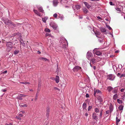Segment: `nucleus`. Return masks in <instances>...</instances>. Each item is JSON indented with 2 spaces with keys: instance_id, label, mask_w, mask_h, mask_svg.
<instances>
[{
  "instance_id": "6ab92c4d",
  "label": "nucleus",
  "mask_w": 125,
  "mask_h": 125,
  "mask_svg": "<svg viewBox=\"0 0 125 125\" xmlns=\"http://www.w3.org/2000/svg\"><path fill=\"white\" fill-rule=\"evenodd\" d=\"M48 19V17L47 16L45 17L44 18H42V21H43L45 23L46 22V20Z\"/></svg>"
},
{
  "instance_id": "f03ea898",
  "label": "nucleus",
  "mask_w": 125,
  "mask_h": 125,
  "mask_svg": "<svg viewBox=\"0 0 125 125\" xmlns=\"http://www.w3.org/2000/svg\"><path fill=\"white\" fill-rule=\"evenodd\" d=\"M59 42L60 44L62 46V47L65 48L68 46L67 41L64 37H61Z\"/></svg>"
},
{
  "instance_id": "1a4fd4ad",
  "label": "nucleus",
  "mask_w": 125,
  "mask_h": 125,
  "mask_svg": "<svg viewBox=\"0 0 125 125\" xmlns=\"http://www.w3.org/2000/svg\"><path fill=\"white\" fill-rule=\"evenodd\" d=\"M110 112L111 113L113 112L114 109V107L112 104H111L109 107Z\"/></svg>"
},
{
  "instance_id": "de8ad7c7",
  "label": "nucleus",
  "mask_w": 125,
  "mask_h": 125,
  "mask_svg": "<svg viewBox=\"0 0 125 125\" xmlns=\"http://www.w3.org/2000/svg\"><path fill=\"white\" fill-rule=\"evenodd\" d=\"M19 115L20 117L23 116V115L21 114H20Z\"/></svg>"
},
{
  "instance_id": "864d4df0",
  "label": "nucleus",
  "mask_w": 125,
  "mask_h": 125,
  "mask_svg": "<svg viewBox=\"0 0 125 125\" xmlns=\"http://www.w3.org/2000/svg\"><path fill=\"white\" fill-rule=\"evenodd\" d=\"M109 4L111 5H113V3L112 2H109Z\"/></svg>"
},
{
  "instance_id": "5fc2aeb1",
  "label": "nucleus",
  "mask_w": 125,
  "mask_h": 125,
  "mask_svg": "<svg viewBox=\"0 0 125 125\" xmlns=\"http://www.w3.org/2000/svg\"><path fill=\"white\" fill-rule=\"evenodd\" d=\"M20 112H21L23 114H24L25 113V111H20Z\"/></svg>"
},
{
  "instance_id": "4d7b16f0",
  "label": "nucleus",
  "mask_w": 125,
  "mask_h": 125,
  "mask_svg": "<svg viewBox=\"0 0 125 125\" xmlns=\"http://www.w3.org/2000/svg\"><path fill=\"white\" fill-rule=\"evenodd\" d=\"M1 91L2 92H4L6 91V90L5 89H2Z\"/></svg>"
},
{
  "instance_id": "338daca9",
  "label": "nucleus",
  "mask_w": 125,
  "mask_h": 125,
  "mask_svg": "<svg viewBox=\"0 0 125 125\" xmlns=\"http://www.w3.org/2000/svg\"><path fill=\"white\" fill-rule=\"evenodd\" d=\"M100 21H101V22H102L103 21V19L102 18V19L100 20H99Z\"/></svg>"
},
{
  "instance_id": "6e6d98bb",
  "label": "nucleus",
  "mask_w": 125,
  "mask_h": 125,
  "mask_svg": "<svg viewBox=\"0 0 125 125\" xmlns=\"http://www.w3.org/2000/svg\"><path fill=\"white\" fill-rule=\"evenodd\" d=\"M25 84H30V83L29 82H25Z\"/></svg>"
},
{
  "instance_id": "774afa93",
  "label": "nucleus",
  "mask_w": 125,
  "mask_h": 125,
  "mask_svg": "<svg viewBox=\"0 0 125 125\" xmlns=\"http://www.w3.org/2000/svg\"><path fill=\"white\" fill-rule=\"evenodd\" d=\"M118 123H119V122H116V125H118Z\"/></svg>"
},
{
  "instance_id": "49530a36",
  "label": "nucleus",
  "mask_w": 125,
  "mask_h": 125,
  "mask_svg": "<svg viewBox=\"0 0 125 125\" xmlns=\"http://www.w3.org/2000/svg\"><path fill=\"white\" fill-rule=\"evenodd\" d=\"M20 95H21V97H25L26 96V95L23 94H20Z\"/></svg>"
},
{
  "instance_id": "ddd939ff",
  "label": "nucleus",
  "mask_w": 125,
  "mask_h": 125,
  "mask_svg": "<svg viewBox=\"0 0 125 125\" xmlns=\"http://www.w3.org/2000/svg\"><path fill=\"white\" fill-rule=\"evenodd\" d=\"M80 68L78 66H76L73 69V71L75 72L78 71Z\"/></svg>"
},
{
  "instance_id": "9b49d317",
  "label": "nucleus",
  "mask_w": 125,
  "mask_h": 125,
  "mask_svg": "<svg viewBox=\"0 0 125 125\" xmlns=\"http://www.w3.org/2000/svg\"><path fill=\"white\" fill-rule=\"evenodd\" d=\"M53 4L54 6H56L58 5V2L57 0H54L53 1Z\"/></svg>"
},
{
  "instance_id": "c03bdc74",
  "label": "nucleus",
  "mask_w": 125,
  "mask_h": 125,
  "mask_svg": "<svg viewBox=\"0 0 125 125\" xmlns=\"http://www.w3.org/2000/svg\"><path fill=\"white\" fill-rule=\"evenodd\" d=\"M50 111V109L48 107L47 108V109L46 112H47L48 113H49Z\"/></svg>"
},
{
  "instance_id": "2eb2a0df",
  "label": "nucleus",
  "mask_w": 125,
  "mask_h": 125,
  "mask_svg": "<svg viewBox=\"0 0 125 125\" xmlns=\"http://www.w3.org/2000/svg\"><path fill=\"white\" fill-rule=\"evenodd\" d=\"M83 3L87 9H89L91 7L90 5L87 2L84 1Z\"/></svg>"
},
{
  "instance_id": "0e129e2a",
  "label": "nucleus",
  "mask_w": 125,
  "mask_h": 125,
  "mask_svg": "<svg viewBox=\"0 0 125 125\" xmlns=\"http://www.w3.org/2000/svg\"><path fill=\"white\" fill-rule=\"evenodd\" d=\"M37 53L38 54H41V52L39 51H37Z\"/></svg>"
},
{
  "instance_id": "473e14b6",
  "label": "nucleus",
  "mask_w": 125,
  "mask_h": 125,
  "mask_svg": "<svg viewBox=\"0 0 125 125\" xmlns=\"http://www.w3.org/2000/svg\"><path fill=\"white\" fill-rule=\"evenodd\" d=\"M86 103H84L83 104V109H85L86 108Z\"/></svg>"
},
{
  "instance_id": "a18cd8bd",
  "label": "nucleus",
  "mask_w": 125,
  "mask_h": 125,
  "mask_svg": "<svg viewBox=\"0 0 125 125\" xmlns=\"http://www.w3.org/2000/svg\"><path fill=\"white\" fill-rule=\"evenodd\" d=\"M106 114H109V113H110V111L108 110L107 111H106Z\"/></svg>"
},
{
  "instance_id": "f257e3e1",
  "label": "nucleus",
  "mask_w": 125,
  "mask_h": 125,
  "mask_svg": "<svg viewBox=\"0 0 125 125\" xmlns=\"http://www.w3.org/2000/svg\"><path fill=\"white\" fill-rule=\"evenodd\" d=\"M37 8L38 9L39 12L42 13V14H41V13L39 12L37 10H36L34 9L33 11L38 16H41L43 15V14H45L44 11L42 7L40 5H37Z\"/></svg>"
},
{
  "instance_id": "6e6552de",
  "label": "nucleus",
  "mask_w": 125,
  "mask_h": 125,
  "mask_svg": "<svg viewBox=\"0 0 125 125\" xmlns=\"http://www.w3.org/2000/svg\"><path fill=\"white\" fill-rule=\"evenodd\" d=\"M107 79L111 80H113L115 78L114 75L113 74H110L107 76Z\"/></svg>"
},
{
  "instance_id": "e433bc0d",
  "label": "nucleus",
  "mask_w": 125,
  "mask_h": 125,
  "mask_svg": "<svg viewBox=\"0 0 125 125\" xmlns=\"http://www.w3.org/2000/svg\"><path fill=\"white\" fill-rule=\"evenodd\" d=\"M95 111L96 113H98L99 111V109L97 108H96L95 109Z\"/></svg>"
},
{
  "instance_id": "39448f33",
  "label": "nucleus",
  "mask_w": 125,
  "mask_h": 125,
  "mask_svg": "<svg viewBox=\"0 0 125 125\" xmlns=\"http://www.w3.org/2000/svg\"><path fill=\"white\" fill-rule=\"evenodd\" d=\"M7 50L8 52L10 51L12 48V43L11 42H8L7 43Z\"/></svg>"
},
{
  "instance_id": "a211bd4d",
  "label": "nucleus",
  "mask_w": 125,
  "mask_h": 125,
  "mask_svg": "<svg viewBox=\"0 0 125 125\" xmlns=\"http://www.w3.org/2000/svg\"><path fill=\"white\" fill-rule=\"evenodd\" d=\"M20 107H27V104L22 103L20 104Z\"/></svg>"
},
{
  "instance_id": "79ce46f5",
  "label": "nucleus",
  "mask_w": 125,
  "mask_h": 125,
  "mask_svg": "<svg viewBox=\"0 0 125 125\" xmlns=\"http://www.w3.org/2000/svg\"><path fill=\"white\" fill-rule=\"evenodd\" d=\"M16 118L18 119H19L20 120H21V118L19 116H16Z\"/></svg>"
},
{
  "instance_id": "dca6fc26",
  "label": "nucleus",
  "mask_w": 125,
  "mask_h": 125,
  "mask_svg": "<svg viewBox=\"0 0 125 125\" xmlns=\"http://www.w3.org/2000/svg\"><path fill=\"white\" fill-rule=\"evenodd\" d=\"M118 89L117 88H115L112 91V92L114 94H116L117 93Z\"/></svg>"
},
{
  "instance_id": "a878e982",
  "label": "nucleus",
  "mask_w": 125,
  "mask_h": 125,
  "mask_svg": "<svg viewBox=\"0 0 125 125\" xmlns=\"http://www.w3.org/2000/svg\"><path fill=\"white\" fill-rule=\"evenodd\" d=\"M83 10V12L84 13H87L88 12V11L86 8H84Z\"/></svg>"
},
{
  "instance_id": "9d476101",
  "label": "nucleus",
  "mask_w": 125,
  "mask_h": 125,
  "mask_svg": "<svg viewBox=\"0 0 125 125\" xmlns=\"http://www.w3.org/2000/svg\"><path fill=\"white\" fill-rule=\"evenodd\" d=\"M94 33L95 35L98 38H100V36H101V32H94Z\"/></svg>"
},
{
  "instance_id": "c756f323",
  "label": "nucleus",
  "mask_w": 125,
  "mask_h": 125,
  "mask_svg": "<svg viewBox=\"0 0 125 125\" xmlns=\"http://www.w3.org/2000/svg\"><path fill=\"white\" fill-rule=\"evenodd\" d=\"M117 103H118V104H122L123 103V102L122 100H120L119 99H118L117 100Z\"/></svg>"
},
{
  "instance_id": "69168bd1",
  "label": "nucleus",
  "mask_w": 125,
  "mask_h": 125,
  "mask_svg": "<svg viewBox=\"0 0 125 125\" xmlns=\"http://www.w3.org/2000/svg\"><path fill=\"white\" fill-rule=\"evenodd\" d=\"M25 82H21L20 83H22V84H25Z\"/></svg>"
},
{
  "instance_id": "bf43d9fd",
  "label": "nucleus",
  "mask_w": 125,
  "mask_h": 125,
  "mask_svg": "<svg viewBox=\"0 0 125 125\" xmlns=\"http://www.w3.org/2000/svg\"><path fill=\"white\" fill-rule=\"evenodd\" d=\"M125 74H122L121 75L120 77H124L125 76Z\"/></svg>"
},
{
  "instance_id": "b1692460",
  "label": "nucleus",
  "mask_w": 125,
  "mask_h": 125,
  "mask_svg": "<svg viewBox=\"0 0 125 125\" xmlns=\"http://www.w3.org/2000/svg\"><path fill=\"white\" fill-rule=\"evenodd\" d=\"M124 106L122 105H120L118 107L119 110L120 111L123 110Z\"/></svg>"
},
{
  "instance_id": "393cba45",
  "label": "nucleus",
  "mask_w": 125,
  "mask_h": 125,
  "mask_svg": "<svg viewBox=\"0 0 125 125\" xmlns=\"http://www.w3.org/2000/svg\"><path fill=\"white\" fill-rule=\"evenodd\" d=\"M95 54L97 55H100L101 54V52L99 51H97L95 52Z\"/></svg>"
},
{
  "instance_id": "7ed1b4c3",
  "label": "nucleus",
  "mask_w": 125,
  "mask_h": 125,
  "mask_svg": "<svg viewBox=\"0 0 125 125\" xmlns=\"http://www.w3.org/2000/svg\"><path fill=\"white\" fill-rule=\"evenodd\" d=\"M5 24L7 25H8L9 26L11 27V28H13L15 27L16 26H19L20 25H22V24H20L19 23H17L15 25V24L13 23L11 21V22H5Z\"/></svg>"
},
{
  "instance_id": "8fccbe9b",
  "label": "nucleus",
  "mask_w": 125,
  "mask_h": 125,
  "mask_svg": "<svg viewBox=\"0 0 125 125\" xmlns=\"http://www.w3.org/2000/svg\"><path fill=\"white\" fill-rule=\"evenodd\" d=\"M46 115L47 117H48L49 115V113H48L47 112H46Z\"/></svg>"
},
{
  "instance_id": "ea45409f",
  "label": "nucleus",
  "mask_w": 125,
  "mask_h": 125,
  "mask_svg": "<svg viewBox=\"0 0 125 125\" xmlns=\"http://www.w3.org/2000/svg\"><path fill=\"white\" fill-rule=\"evenodd\" d=\"M116 10L119 11V12H120L121 11V10L120 9L118 8H116Z\"/></svg>"
},
{
  "instance_id": "4be33fe9",
  "label": "nucleus",
  "mask_w": 125,
  "mask_h": 125,
  "mask_svg": "<svg viewBox=\"0 0 125 125\" xmlns=\"http://www.w3.org/2000/svg\"><path fill=\"white\" fill-rule=\"evenodd\" d=\"M118 95L117 94H114L113 96V98L114 100H116V99Z\"/></svg>"
},
{
  "instance_id": "680f3d73",
  "label": "nucleus",
  "mask_w": 125,
  "mask_h": 125,
  "mask_svg": "<svg viewBox=\"0 0 125 125\" xmlns=\"http://www.w3.org/2000/svg\"><path fill=\"white\" fill-rule=\"evenodd\" d=\"M124 90V89L123 88L121 89V92H123Z\"/></svg>"
},
{
  "instance_id": "37998d69",
  "label": "nucleus",
  "mask_w": 125,
  "mask_h": 125,
  "mask_svg": "<svg viewBox=\"0 0 125 125\" xmlns=\"http://www.w3.org/2000/svg\"><path fill=\"white\" fill-rule=\"evenodd\" d=\"M41 83L40 82H38V87L39 88L41 86Z\"/></svg>"
},
{
  "instance_id": "cd10ccee",
  "label": "nucleus",
  "mask_w": 125,
  "mask_h": 125,
  "mask_svg": "<svg viewBox=\"0 0 125 125\" xmlns=\"http://www.w3.org/2000/svg\"><path fill=\"white\" fill-rule=\"evenodd\" d=\"M98 97H97V99L99 100L100 103L103 101V99L100 96H98Z\"/></svg>"
},
{
  "instance_id": "3c124183",
  "label": "nucleus",
  "mask_w": 125,
  "mask_h": 125,
  "mask_svg": "<svg viewBox=\"0 0 125 125\" xmlns=\"http://www.w3.org/2000/svg\"><path fill=\"white\" fill-rule=\"evenodd\" d=\"M86 96L87 97H89V95L88 94H86Z\"/></svg>"
},
{
  "instance_id": "f8f14e48",
  "label": "nucleus",
  "mask_w": 125,
  "mask_h": 125,
  "mask_svg": "<svg viewBox=\"0 0 125 125\" xmlns=\"http://www.w3.org/2000/svg\"><path fill=\"white\" fill-rule=\"evenodd\" d=\"M93 55V54L90 52H88L87 53V58L89 59H90L89 57H91Z\"/></svg>"
},
{
  "instance_id": "bb28decb",
  "label": "nucleus",
  "mask_w": 125,
  "mask_h": 125,
  "mask_svg": "<svg viewBox=\"0 0 125 125\" xmlns=\"http://www.w3.org/2000/svg\"><path fill=\"white\" fill-rule=\"evenodd\" d=\"M40 60H43L45 61H49L48 59L44 57H41L40 58Z\"/></svg>"
},
{
  "instance_id": "0eeeda50",
  "label": "nucleus",
  "mask_w": 125,
  "mask_h": 125,
  "mask_svg": "<svg viewBox=\"0 0 125 125\" xmlns=\"http://www.w3.org/2000/svg\"><path fill=\"white\" fill-rule=\"evenodd\" d=\"M50 26L54 30L56 29L57 27V26L54 22L52 21L50 23Z\"/></svg>"
},
{
  "instance_id": "c85d7f7f",
  "label": "nucleus",
  "mask_w": 125,
  "mask_h": 125,
  "mask_svg": "<svg viewBox=\"0 0 125 125\" xmlns=\"http://www.w3.org/2000/svg\"><path fill=\"white\" fill-rule=\"evenodd\" d=\"M3 21L5 23V22H11V21L9 20L8 19H5L3 20Z\"/></svg>"
},
{
  "instance_id": "72a5a7b5",
  "label": "nucleus",
  "mask_w": 125,
  "mask_h": 125,
  "mask_svg": "<svg viewBox=\"0 0 125 125\" xmlns=\"http://www.w3.org/2000/svg\"><path fill=\"white\" fill-rule=\"evenodd\" d=\"M57 16L58 15L56 13H54L53 15V17L56 19L57 18Z\"/></svg>"
},
{
  "instance_id": "a19ab883",
  "label": "nucleus",
  "mask_w": 125,
  "mask_h": 125,
  "mask_svg": "<svg viewBox=\"0 0 125 125\" xmlns=\"http://www.w3.org/2000/svg\"><path fill=\"white\" fill-rule=\"evenodd\" d=\"M44 31H51L48 28H46L45 29Z\"/></svg>"
},
{
  "instance_id": "2f4dec72",
  "label": "nucleus",
  "mask_w": 125,
  "mask_h": 125,
  "mask_svg": "<svg viewBox=\"0 0 125 125\" xmlns=\"http://www.w3.org/2000/svg\"><path fill=\"white\" fill-rule=\"evenodd\" d=\"M59 18H60L61 20H62L63 19L64 17L63 15H59Z\"/></svg>"
},
{
  "instance_id": "4468645a",
  "label": "nucleus",
  "mask_w": 125,
  "mask_h": 125,
  "mask_svg": "<svg viewBox=\"0 0 125 125\" xmlns=\"http://www.w3.org/2000/svg\"><path fill=\"white\" fill-rule=\"evenodd\" d=\"M45 36L46 37L48 36L50 38V37H51L52 38V39H54V37L51 35V34L49 33H46V34Z\"/></svg>"
},
{
  "instance_id": "603ef678",
  "label": "nucleus",
  "mask_w": 125,
  "mask_h": 125,
  "mask_svg": "<svg viewBox=\"0 0 125 125\" xmlns=\"http://www.w3.org/2000/svg\"><path fill=\"white\" fill-rule=\"evenodd\" d=\"M88 115V114L87 113H85L84 114V115L86 117Z\"/></svg>"
},
{
  "instance_id": "4c0bfd02",
  "label": "nucleus",
  "mask_w": 125,
  "mask_h": 125,
  "mask_svg": "<svg viewBox=\"0 0 125 125\" xmlns=\"http://www.w3.org/2000/svg\"><path fill=\"white\" fill-rule=\"evenodd\" d=\"M106 26L109 30H112V28L109 26V25H106Z\"/></svg>"
},
{
  "instance_id": "58836bf2",
  "label": "nucleus",
  "mask_w": 125,
  "mask_h": 125,
  "mask_svg": "<svg viewBox=\"0 0 125 125\" xmlns=\"http://www.w3.org/2000/svg\"><path fill=\"white\" fill-rule=\"evenodd\" d=\"M92 106H89L88 107V110L89 111L91 109H92Z\"/></svg>"
},
{
  "instance_id": "c9c22d12",
  "label": "nucleus",
  "mask_w": 125,
  "mask_h": 125,
  "mask_svg": "<svg viewBox=\"0 0 125 125\" xmlns=\"http://www.w3.org/2000/svg\"><path fill=\"white\" fill-rule=\"evenodd\" d=\"M102 112H103V110H101V111L100 112L99 117H100V118L101 119L102 117Z\"/></svg>"
},
{
  "instance_id": "e2e57ef3",
  "label": "nucleus",
  "mask_w": 125,
  "mask_h": 125,
  "mask_svg": "<svg viewBox=\"0 0 125 125\" xmlns=\"http://www.w3.org/2000/svg\"><path fill=\"white\" fill-rule=\"evenodd\" d=\"M119 52V50H117L116 51H115V53H118Z\"/></svg>"
},
{
  "instance_id": "20e7f679",
  "label": "nucleus",
  "mask_w": 125,
  "mask_h": 125,
  "mask_svg": "<svg viewBox=\"0 0 125 125\" xmlns=\"http://www.w3.org/2000/svg\"><path fill=\"white\" fill-rule=\"evenodd\" d=\"M102 94L101 91L99 90L94 89V96L97 97L101 96Z\"/></svg>"
},
{
  "instance_id": "423d86ee",
  "label": "nucleus",
  "mask_w": 125,
  "mask_h": 125,
  "mask_svg": "<svg viewBox=\"0 0 125 125\" xmlns=\"http://www.w3.org/2000/svg\"><path fill=\"white\" fill-rule=\"evenodd\" d=\"M80 6L79 5H74L73 8L75 12H77V10H79L80 8Z\"/></svg>"
},
{
  "instance_id": "f3484780",
  "label": "nucleus",
  "mask_w": 125,
  "mask_h": 125,
  "mask_svg": "<svg viewBox=\"0 0 125 125\" xmlns=\"http://www.w3.org/2000/svg\"><path fill=\"white\" fill-rule=\"evenodd\" d=\"M55 80L57 83H58L59 82V78L58 76L56 75L55 79Z\"/></svg>"
},
{
  "instance_id": "f704fd0d",
  "label": "nucleus",
  "mask_w": 125,
  "mask_h": 125,
  "mask_svg": "<svg viewBox=\"0 0 125 125\" xmlns=\"http://www.w3.org/2000/svg\"><path fill=\"white\" fill-rule=\"evenodd\" d=\"M118 116L117 115V116L116 118V122H120V120L119 119H118Z\"/></svg>"
},
{
  "instance_id": "7c9ffc66",
  "label": "nucleus",
  "mask_w": 125,
  "mask_h": 125,
  "mask_svg": "<svg viewBox=\"0 0 125 125\" xmlns=\"http://www.w3.org/2000/svg\"><path fill=\"white\" fill-rule=\"evenodd\" d=\"M20 51L19 50H15L14 52V53L15 55H16Z\"/></svg>"
},
{
  "instance_id": "aec40b11",
  "label": "nucleus",
  "mask_w": 125,
  "mask_h": 125,
  "mask_svg": "<svg viewBox=\"0 0 125 125\" xmlns=\"http://www.w3.org/2000/svg\"><path fill=\"white\" fill-rule=\"evenodd\" d=\"M93 118L95 120H97L98 119L96 115V114L95 113H94L92 115Z\"/></svg>"
},
{
  "instance_id": "09e8293b",
  "label": "nucleus",
  "mask_w": 125,
  "mask_h": 125,
  "mask_svg": "<svg viewBox=\"0 0 125 125\" xmlns=\"http://www.w3.org/2000/svg\"><path fill=\"white\" fill-rule=\"evenodd\" d=\"M97 18L99 20H100L102 19V18L99 16L97 17Z\"/></svg>"
},
{
  "instance_id": "13d9d810",
  "label": "nucleus",
  "mask_w": 125,
  "mask_h": 125,
  "mask_svg": "<svg viewBox=\"0 0 125 125\" xmlns=\"http://www.w3.org/2000/svg\"><path fill=\"white\" fill-rule=\"evenodd\" d=\"M5 125H12L11 123H10L9 124H6Z\"/></svg>"
},
{
  "instance_id": "412c9836",
  "label": "nucleus",
  "mask_w": 125,
  "mask_h": 125,
  "mask_svg": "<svg viewBox=\"0 0 125 125\" xmlns=\"http://www.w3.org/2000/svg\"><path fill=\"white\" fill-rule=\"evenodd\" d=\"M113 89V88L111 86H108L107 87V90L109 92H110Z\"/></svg>"
},
{
  "instance_id": "052dcab7",
  "label": "nucleus",
  "mask_w": 125,
  "mask_h": 125,
  "mask_svg": "<svg viewBox=\"0 0 125 125\" xmlns=\"http://www.w3.org/2000/svg\"><path fill=\"white\" fill-rule=\"evenodd\" d=\"M7 71H5L3 72V73H6L7 72Z\"/></svg>"
},
{
  "instance_id": "5701e85b",
  "label": "nucleus",
  "mask_w": 125,
  "mask_h": 125,
  "mask_svg": "<svg viewBox=\"0 0 125 125\" xmlns=\"http://www.w3.org/2000/svg\"><path fill=\"white\" fill-rule=\"evenodd\" d=\"M20 41L21 43V44L23 46H25V44L24 42L23 41L22 39H21Z\"/></svg>"
}]
</instances>
